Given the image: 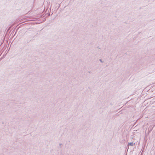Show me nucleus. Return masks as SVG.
<instances>
[{
  "label": "nucleus",
  "mask_w": 155,
  "mask_h": 155,
  "mask_svg": "<svg viewBox=\"0 0 155 155\" xmlns=\"http://www.w3.org/2000/svg\"><path fill=\"white\" fill-rule=\"evenodd\" d=\"M128 145H130L131 146H133L134 145V144L133 143H130L128 144Z\"/></svg>",
  "instance_id": "1"
}]
</instances>
